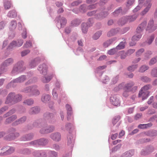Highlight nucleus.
Listing matches in <instances>:
<instances>
[{"mask_svg": "<svg viewBox=\"0 0 157 157\" xmlns=\"http://www.w3.org/2000/svg\"><path fill=\"white\" fill-rule=\"evenodd\" d=\"M33 124L36 127H40L41 126V128L40 130V132L42 134L48 133L52 132L54 129V127L53 126L46 127L41 126V124H37L36 123H34Z\"/></svg>", "mask_w": 157, "mask_h": 157, "instance_id": "obj_1", "label": "nucleus"}, {"mask_svg": "<svg viewBox=\"0 0 157 157\" xmlns=\"http://www.w3.org/2000/svg\"><path fill=\"white\" fill-rule=\"evenodd\" d=\"M24 63L21 61L18 62L15 65L12 71L13 73L19 72L22 71L25 69V67H23V64Z\"/></svg>", "mask_w": 157, "mask_h": 157, "instance_id": "obj_2", "label": "nucleus"}, {"mask_svg": "<svg viewBox=\"0 0 157 157\" xmlns=\"http://www.w3.org/2000/svg\"><path fill=\"white\" fill-rule=\"evenodd\" d=\"M48 142L47 140L42 138L37 140H34L30 142V144L34 146H37L39 145H45Z\"/></svg>", "mask_w": 157, "mask_h": 157, "instance_id": "obj_3", "label": "nucleus"}, {"mask_svg": "<svg viewBox=\"0 0 157 157\" xmlns=\"http://www.w3.org/2000/svg\"><path fill=\"white\" fill-rule=\"evenodd\" d=\"M137 17V15L135 14L132 16H129L127 17L122 18L121 20V22H120L119 24L121 25H123L127 21L129 22L133 21L136 19Z\"/></svg>", "mask_w": 157, "mask_h": 157, "instance_id": "obj_4", "label": "nucleus"}, {"mask_svg": "<svg viewBox=\"0 0 157 157\" xmlns=\"http://www.w3.org/2000/svg\"><path fill=\"white\" fill-rule=\"evenodd\" d=\"M134 83L132 82H131L127 83L125 86V88L127 91L135 92L137 89L136 86H133Z\"/></svg>", "mask_w": 157, "mask_h": 157, "instance_id": "obj_5", "label": "nucleus"}, {"mask_svg": "<svg viewBox=\"0 0 157 157\" xmlns=\"http://www.w3.org/2000/svg\"><path fill=\"white\" fill-rule=\"evenodd\" d=\"M13 59L11 58H9L3 62L0 68V71H3L5 69V67H6L12 64L13 63Z\"/></svg>", "mask_w": 157, "mask_h": 157, "instance_id": "obj_6", "label": "nucleus"}, {"mask_svg": "<svg viewBox=\"0 0 157 157\" xmlns=\"http://www.w3.org/2000/svg\"><path fill=\"white\" fill-rule=\"evenodd\" d=\"M153 20H151L149 21L146 30L148 31L149 32H151L155 30L157 28V26L154 25Z\"/></svg>", "mask_w": 157, "mask_h": 157, "instance_id": "obj_7", "label": "nucleus"}, {"mask_svg": "<svg viewBox=\"0 0 157 157\" xmlns=\"http://www.w3.org/2000/svg\"><path fill=\"white\" fill-rule=\"evenodd\" d=\"M33 155L35 157H46L47 156L45 152L43 151H35Z\"/></svg>", "mask_w": 157, "mask_h": 157, "instance_id": "obj_8", "label": "nucleus"}, {"mask_svg": "<svg viewBox=\"0 0 157 157\" xmlns=\"http://www.w3.org/2000/svg\"><path fill=\"white\" fill-rule=\"evenodd\" d=\"M3 151H5L3 154L4 155H8L13 153L14 151V149L13 147H10L8 146L4 147L2 149Z\"/></svg>", "mask_w": 157, "mask_h": 157, "instance_id": "obj_9", "label": "nucleus"}, {"mask_svg": "<svg viewBox=\"0 0 157 157\" xmlns=\"http://www.w3.org/2000/svg\"><path fill=\"white\" fill-rule=\"evenodd\" d=\"M11 130L13 132L11 133L9 135L7 139L8 140H11L14 139L15 137H17L19 136V134L17 132H14L15 129L12 128Z\"/></svg>", "mask_w": 157, "mask_h": 157, "instance_id": "obj_10", "label": "nucleus"}, {"mask_svg": "<svg viewBox=\"0 0 157 157\" xmlns=\"http://www.w3.org/2000/svg\"><path fill=\"white\" fill-rule=\"evenodd\" d=\"M110 101L111 103L115 106L120 105V102L119 99L116 96L111 97Z\"/></svg>", "mask_w": 157, "mask_h": 157, "instance_id": "obj_11", "label": "nucleus"}, {"mask_svg": "<svg viewBox=\"0 0 157 157\" xmlns=\"http://www.w3.org/2000/svg\"><path fill=\"white\" fill-rule=\"evenodd\" d=\"M38 70L40 71H42V73L44 75H45L47 71V67L45 64H43L42 65L40 66L38 68Z\"/></svg>", "mask_w": 157, "mask_h": 157, "instance_id": "obj_12", "label": "nucleus"}, {"mask_svg": "<svg viewBox=\"0 0 157 157\" xmlns=\"http://www.w3.org/2000/svg\"><path fill=\"white\" fill-rule=\"evenodd\" d=\"M15 97V94L13 93H11L8 95L6 101L5 102L6 104H9L12 101L14 102V99Z\"/></svg>", "mask_w": 157, "mask_h": 157, "instance_id": "obj_13", "label": "nucleus"}, {"mask_svg": "<svg viewBox=\"0 0 157 157\" xmlns=\"http://www.w3.org/2000/svg\"><path fill=\"white\" fill-rule=\"evenodd\" d=\"M51 137L53 140L59 141L61 139V135L58 132L52 133L51 135Z\"/></svg>", "mask_w": 157, "mask_h": 157, "instance_id": "obj_14", "label": "nucleus"}, {"mask_svg": "<svg viewBox=\"0 0 157 157\" xmlns=\"http://www.w3.org/2000/svg\"><path fill=\"white\" fill-rule=\"evenodd\" d=\"M18 42H20V44H17L16 41H13L10 44L9 47L10 48H12L14 47H20L23 44V41L22 40H18Z\"/></svg>", "mask_w": 157, "mask_h": 157, "instance_id": "obj_15", "label": "nucleus"}, {"mask_svg": "<svg viewBox=\"0 0 157 157\" xmlns=\"http://www.w3.org/2000/svg\"><path fill=\"white\" fill-rule=\"evenodd\" d=\"M149 92L140 90L139 94V97H141L143 100L146 99L148 96Z\"/></svg>", "mask_w": 157, "mask_h": 157, "instance_id": "obj_16", "label": "nucleus"}, {"mask_svg": "<svg viewBox=\"0 0 157 157\" xmlns=\"http://www.w3.org/2000/svg\"><path fill=\"white\" fill-rule=\"evenodd\" d=\"M147 24V22L144 21L139 26L137 27L136 29V32H141L145 28Z\"/></svg>", "mask_w": 157, "mask_h": 157, "instance_id": "obj_17", "label": "nucleus"}, {"mask_svg": "<svg viewBox=\"0 0 157 157\" xmlns=\"http://www.w3.org/2000/svg\"><path fill=\"white\" fill-rule=\"evenodd\" d=\"M151 0H146V1L149 2H150ZM144 0H139V4L133 10V12H136L140 10L142 7L141 4L144 2Z\"/></svg>", "mask_w": 157, "mask_h": 157, "instance_id": "obj_18", "label": "nucleus"}, {"mask_svg": "<svg viewBox=\"0 0 157 157\" xmlns=\"http://www.w3.org/2000/svg\"><path fill=\"white\" fill-rule=\"evenodd\" d=\"M26 79V77L24 75H22L19 77L17 78L13 81L14 83H19L22 82Z\"/></svg>", "mask_w": 157, "mask_h": 157, "instance_id": "obj_19", "label": "nucleus"}, {"mask_svg": "<svg viewBox=\"0 0 157 157\" xmlns=\"http://www.w3.org/2000/svg\"><path fill=\"white\" fill-rule=\"evenodd\" d=\"M137 33L134 36H133L132 38V40L133 42L137 41L139 40L142 36L141 32H137Z\"/></svg>", "mask_w": 157, "mask_h": 157, "instance_id": "obj_20", "label": "nucleus"}, {"mask_svg": "<svg viewBox=\"0 0 157 157\" xmlns=\"http://www.w3.org/2000/svg\"><path fill=\"white\" fill-rule=\"evenodd\" d=\"M54 76L53 74L48 76L47 77L44 76L42 78V81L44 83H47L49 82L52 79Z\"/></svg>", "mask_w": 157, "mask_h": 157, "instance_id": "obj_21", "label": "nucleus"}, {"mask_svg": "<svg viewBox=\"0 0 157 157\" xmlns=\"http://www.w3.org/2000/svg\"><path fill=\"white\" fill-rule=\"evenodd\" d=\"M116 40V38H113L110 39L109 40H107L103 44V46L105 48L107 47L110 45L113 41H115Z\"/></svg>", "mask_w": 157, "mask_h": 157, "instance_id": "obj_22", "label": "nucleus"}, {"mask_svg": "<svg viewBox=\"0 0 157 157\" xmlns=\"http://www.w3.org/2000/svg\"><path fill=\"white\" fill-rule=\"evenodd\" d=\"M134 154V151L131 150L123 154L122 157H131Z\"/></svg>", "mask_w": 157, "mask_h": 157, "instance_id": "obj_23", "label": "nucleus"}, {"mask_svg": "<svg viewBox=\"0 0 157 157\" xmlns=\"http://www.w3.org/2000/svg\"><path fill=\"white\" fill-rule=\"evenodd\" d=\"M40 110V109L37 107H33L31 108L29 110V113L30 114H34L38 113Z\"/></svg>", "mask_w": 157, "mask_h": 157, "instance_id": "obj_24", "label": "nucleus"}, {"mask_svg": "<svg viewBox=\"0 0 157 157\" xmlns=\"http://www.w3.org/2000/svg\"><path fill=\"white\" fill-rule=\"evenodd\" d=\"M66 107L67 110V118L68 120H69V117L71 116L72 113V108L71 106L68 104L66 105Z\"/></svg>", "mask_w": 157, "mask_h": 157, "instance_id": "obj_25", "label": "nucleus"}, {"mask_svg": "<svg viewBox=\"0 0 157 157\" xmlns=\"http://www.w3.org/2000/svg\"><path fill=\"white\" fill-rule=\"evenodd\" d=\"M33 137V136L32 134H28L22 137L21 140L23 141L29 140H31Z\"/></svg>", "mask_w": 157, "mask_h": 157, "instance_id": "obj_26", "label": "nucleus"}, {"mask_svg": "<svg viewBox=\"0 0 157 157\" xmlns=\"http://www.w3.org/2000/svg\"><path fill=\"white\" fill-rule=\"evenodd\" d=\"M118 30L117 29H111L107 33V36L109 37H111L116 34Z\"/></svg>", "mask_w": 157, "mask_h": 157, "instance_id": "obj_27", "label": "nucleus"}, {"mask_svg": "<svg viewBox=\"0 0 157 157\" xmlns=\"http://www.w3.org/2000/svg\"><path fill=\"white\" fill-rule=\"evenodd\" d=\"M26 120L25 117H23L14 123L15 125L21 124L24 122Z\"/></svg>", "mask_w": 157, "mask_h": 157, "instance_id": "obj_28", "label": "nucleus"}, {"mask_svg": "<svg viewBox=\"0 0 157 157\" xmlns=\"http://www.w3.org/2000/svg\"><path fill=\"white\" fill-rule=\"evenodd\" d=\"M147 3H148V5L147 7H146L144 10L141 13V15H144L146 14L149 10L151 6V4L149 3L150 2H148L147 1Z\"/></svg>", "mask_w": 157, "mask_h": 157, "instance_id": "obj_29", "label": "nucleus"}, {"mask_svg": "<svg viewBox=\"0 0 157 157\" xmlns=\"http://www.w3.org/2000/svg\"><path fill=\"white\" fill-rule=\"evenodd\" d=\"M8 16L11 17H15L17 16V14L16 11L13 10L10 11L8 14Z\"/></svg>", "mask_w": 157, "mask_h": 157, "instance_id": "obj_30", "label": "nucleus"}, {"mask_svg": "<svg viewBox=\"0 0 157 157\" xmlns=\"http://www.w3.org/2000/svg\"><path fill=\"white\" fill-rule=\"evenodd\" d=\"M32 94L34 95H37L39 94L40 92L36 89L35 87L32 88V90L31 92Z\"/></svg>", "mask_w": 157, "mask_h": 157, "instance_id": "obj_31", "label": "nucleus"}, {"mask_svg": "<svg viewBox=\"0 0 157 157\" xmlns=\"http://www.w3.org/2000/svg\"><path fill=\"white\" fill-rule=\"evenodd\" d=\"M50 99V97L49 95L47 94L43 96L41 98L42 101L46 102L49 101Z\"/></svg>", "mask_w": 157, "mask_h": 157, "instance_id": "obj_32", "label": "nucleus"}, {"mask_svg": "<svg viewBox=\"0 0 157 157\" xmlns=\"http://www.w3.org/2000/svg\"><path fill=\"white\" fill-rule=\"evenodd\" d=\"M88 25L86 23H84L82 25V29L83 33H86L87 32Z\"/></svg>", "mask_w": 157, "mask_h": 157, "instance_id": "obj_33", "label": "nucleus"}, {"mask_svg": "<svg viewBox=\"0 0 157 157\" xmlns=\"http://www.w3.org/2000/svg\"><path fill=\"white\" fill-rule=\"evenodd\" d=\"M125 42H121L116 47V48L117 50H121L124 48L125 46Z\"/></svg>", "mask_w": 157, "mask_h": 157, "instance_id": "obj_34", "label": "nucleus"}, {"mask_svg": "<svg viewBox=\"0 0 157 157\" xmlns=\"http://www.w3.org/2000/svg\"><path fill=\"white\" fill-rule=\"evenodd\" d=\"M22 99V96L19 94L15 95V97L14 99V102H17L21 100Z\"/></svg>", "mask_w": 157, "mask_h": 157, "instance_id": "obj_35", "label": "nucleus"}, {"mask_svg": "<svg viewBox=\"0 0 157 157\" xmlns=\"http://www.w3.org/2000/svg\"><path fill=\"white\" fill-rule=\"evenodd\" d=\"M17 26V23L16 21H12L11 22L10 25V29L11 30L15 29Z\"/></svg>", "mask_w": 157, "mask_h": 157, "instance_id": "obj_36", "label": "nucleus"}, {"mask_svg": "<svg viewBox=\"0 0 157 157\" xmlns=\"http://www.w3.org/2000/svg\"><path fill=\"white\" fill-rule=\"evenodd\" d=\"M102 34V32L101 31L96 32L93 36V38L94 40L98 39Z\"/></svg>", "mask_w": 157, "mask_h": 157, "instance_id": "obj_37", "label": "nucleus"}, {"mask_svg": "<svg viewBox=\"0 0 157 157\" xmlns=\"http://www.w3.org/2000/svg\"><path fill=\"white\" fill-rule=\"evenodd\" d=\"M34 103V101L31 99H29L25 100L23 102L24 104H27L28 105H31Z\"/></svg>", "mask_w": 157, "mask_h": 157, "instance_id": "obj_38", "label": "nucleus"}, {"mask_svg": "<svg viewBox=\"0 0 157 157\" xmlns=\"http://www.w3.org/2000/svg\"><path fill=\"white\" fill-rule=\"evenodd\" d=\"M148 68L149 67L147 66L143 65L140 67L139 71L141 72H143L147 70Z\"/></svg>", "mask_w": 157, "mask_h": 157, "instance_id": "obj_39", "label": "nucleus"}, {"mask_svg": "<svg viewBox=\"0 0 157 157\" xmlns=\"http://www.w3.org/2000/svg\"><path fill=\"white\" fill-rule=\"evenodd\" d=\"M67 144L69 145L72 143L73 142V137L71 135H68L67 137Z\"/></svg>", "mask_w": 157, "mask_h": 157, "instance_id": "obj_40", "label": "nucleus"}, {"mask_svg": "<svg viewBox=\"0 0 157 157\" xmlns=\"http://www.w3.org/2000/svg\"><path fill=\"white\" fill-rule=\"evenodd\" d=\"M13 117L14 119H15V118H17V117L16 115H12L11 117L6 119V121L5 123L6 124H7L9 123H11L12 122L11 120V118Z\"/></svg>", "mask_w": 157, "mask_h": 157, "instance_id": "obj_41", "label": "nucleus"}, {"mask_svg": "<svg viewBox=\"0 0 157 157\" xmlns=\"http://www.w3.org/2000/svg\"><path fill=\"white\" fill-rule=\"evenodd\" d=\"M151 87V86L149 85H146L144 86L143 87H142L141 90L142 91H145V92H148L147 90L149 89V88Z\"/></svg>", "mask_w": 157, "mask_h": 157, "instance_id": "obj_42", "label": "nucleus"}, {"mask_svg": "<svg viewBox=\"0 0 157 157\" xmlns=\"http://www.w3.org/2000/svg\"><path fill=\"white\" fill-rule=\"evenodd\" d=\"M120 119V116H118L115 117L113 120V125H115L119 121Z\"/></svg>", "mask_w": 157, "mask_h": 157, "instance_id": "obj_43", "label": "nucleus"}, {"mask_svg": "<svg viewBox=\"0 0 157 157\" xmlns=\"http://www.w3.org/2000/svg\"><path fill=\"white\" fill-rule=\"evenodd\" d=\"M119 54L120 55L121 58V59H125L126 57V56H127V53H125L124 51L120 52Z\"/></svg>", "mask_w": 157, "mask_h": 157, "instance_id": "obj_44", "label": "nucleus"}, {"mask_svg": "<svg viewBox=\"0 0 157 157\" xmlns=\"http://www.w3.org/2000/svg\"><path fill=\"white\" fill-rule=\"evenodd\" d=\"M151 75L154 77H157V69L155 68H153L151 72Z\"/></svg>", "mask_w": 157, "mask_h": 157, "instance_id": "obj_45", "label": "nucleus"}, {"mask_svg": "<svg viewBox=\"0 0 157 157\" xmlns=\"http://www.w3.org/2000/svg\"><path fill=\"white\" fill-rule=\"evenodd\" d=\"M4 7L5 9L7 10L10 9L11 6V4L10 2H5L4 4Z\"/></svg>", "mask_w": 157, "mask_h": 157, "instance_id": "obj_46", "label": "nucleus"}, {"mask_svg": "<svg viewBox=\"0 0 157 157\" xmlns=\"http://www.w3.org/2000/svg\"><path fill=\"white\" fill-rule=\"evenodd\" d=\"M137 67V66L136 65H133L129 67L128 68V69L129 71H133Z\"/></svg>", "mask_w": 157, "mask_h": 157, "instance_id": "obj_47", "label": "nucleus"}, {"mask_svg": "<svg viewBox=\"0 0 157 157\" xmlns=\"http://www.w3.org/2000/svg\"><path fill=\"white\" fill-rule=\"evenodd\" d=\"M116 48H113L110 49L108 52V54L111 55L114 54L117 52Z\"/></svg>", "mask_w": 157, "mask_h": 157, "instance_id": "obj_48", "label": "nucleus"}, {"mask_svg": "<svg viewBox=\"0 0 157 157\" xmlns=\"http://www.w3.org/2000/svg\"><path fill=\"white\" fill-rule=\"evenodd\" d=\"M15 112V110L14 109H12L9 112L7 113L4 115V117H6L10 115L13 113Z\"/></svg>", "mask_w": 157, "mask_h": 157, "instance_id": "obj_49", "label": "nucleus"}, {"mask_svg": "<svg viewBox=\"0 0 157 157\" xmlns=\"http://www.w3.org/2000/svg\"><path fill=\"white\" fill-rule=\"evenodd\" d=\"M157 61V57L152 58L149 62V65H152L155 64Z\"/></svg>", "mask_w": 157, "mask_h": 157, "instance_id": "obj_50", "label": "nucleus"}, {"mask_svg": "<svg viewBox=\"0 0 157 157\" xmlns=\"http://www.w3.org/2000/svg\"><path fill=\"white\" fill-rule=\"evenodd\" d=\"M80 10L82 13H84L86 11L85 5H82L81 6Z\"/></svg>", "mask_w": 157, "mask_h": 157, "instance_id": "obj_51", "label": "nucleus"}, {"mask_svg": "<svg viewBox=\"0 0 157 157\" xmlns=\"http://www.w3.org/2000/svg\"><path fill=\"white\" fill-rule=\"evenodd\" d=\"M108 14V13L107 12H102L101 13V16L99 15V17H98V18H101L105 17Z\"/></svg>", "mask_w": 157, "mask_h": 157, "instance_id": "obj_52", "label": "nucleus"}, {"mask_svg": "<svg viewBox=\"0 0 157 157\" xmlns=\"http://www.w3.org/2000/svg\"><path fill=\"white\" fill-rule=\"evenodd\" d=\"M144 49L143 48H141L139 49L136 53V56H140L142 53L144 52Z\"/></svg>", "mask_w": 157, "mask_h": 157, "instance_id": "obj_53", "label": "nucleus"}, {"mask_svg": "<svg viewBox=\"0 0 157 157\" xmlns=\"http://www.w3.org/2000/svg\"><path fill=\"white\" fill-rule=\"evenodd\" d=\"M29 52L30 51L28 49L24 51L21 52V56H24L29 53Z\"/></svg>", "mask_w": 157, "mask_h": 157, "instance_id": "obj_54", "label": "nucleus"}, {"mask_svg": "<svg viewBox=\"0 0 157 157\" xmlns=\"http://www.w3.org/2000/svg\"><path fill=\"white\" fill-rule=\"evenodd\" d=\"M32 90V88L31 87H28L26 88L24 90L25 93L31 92Z\"/></svg>", "mask_w": 157, "mask_h": 157, "instance_id": "obj_55", "label": "nucleus"}, {"mask_svg": "<svg viewBox=\"0 0 157 157\" xmlns=\"http://www.w3.org/2000/svg\"><path fill=\"white\" fill-rule=\"evenodd\" d=\"M122 10L121 8H119L118 9L116 10L113 13V14L114 16H116L119 13L121 12Z\"/></svg>", "mask_w": 157, "mask_h": 157, "instance_id": "obj_56", "label": "nucleus"}, {"mask_svg": "<svg viewBox=\"0 0 157 157\" xmlns=\"http://www.w3.org/2000/svg\"><path fill=\"white\" fill-rule=\"evenodd\" d=\"M135 0H128L127 2L126 6L127 7H129L132 5L134 2Z\"/></svg>", "mask_w": 157, "mask_h": 157, "instance_id": "obj_57", "label": "nucleus"}, {"mask_svg": "<svg viewBox=\"0 0 157 157\" xmlns=\"http://www.w3.org/2000/svg\"><path fill=\"white\" fill-rule=\"evenodd\" d=\"M141 80L144 82H148L150 81V78L147 77H144L141 78Z\"/></svg>", "mask_w": 157, "mask_h": 157, "instance_id": "obj_58", "label": "nucleus"}, {"mask_svg": "<svg viewBox=\"0 0 157 157\" xmlns=\"http://www.w3.org/2000/svg\"><path fill=\"white\" fill-rule=\"evenodd\" d=\"M32 46V43L31 42L29 41H27L25 44H24V46L26 48H29Z\"/></svg>", "mask_w": 157, "mask_h": 157, "instance_id": "obj_59", "label": "nucleus"}, {"mask_svg": "<svg viewBox=\"0 0 157 157\" xmlns=\"http://www.w3.org/2000/svg\"><path fill=\"white\" fill-rule=\"evenodd\" d=\"M66 22L67 21L66 19L64 17L62 18L60 21V23L61 25L65 24Z\"/></svg>", "mask_w": 157, "mask_h": 157, "instance_id": "obj_60", "label": "nucleus"}, {"mask_svg": "<svg viewBox=\"0 0 157 157\" xmlns=\"http://www.w3.org/2000/svg\"><path fill=\"white\" fill-rule=\"evenodd\" d=\"M57 154L55 151H51L50 153V157H57Z\"/></svg>", "mask_w": 157, "mask_h": 157, "instance_id": "obj_61", "label": "nucleus"}, {"mask_svg": "<svg viewBox=\"0 0 157 157\" xmlns=\"http://www.w3.org/2000/svg\"><path fill=\"white\" fill-rule=\"evenodd\" d=\"M135 51V50L134 49H130L128 50L127 52L126 53L127 55H130L133 53H134Z\"/></svg>", "mask_w": 157, "mask_h": 157, "instance_id": "obj_62", "label": "nucleus"}, {"mask_svg": "<svg viewBox=\"0 0 157 157\" xmlns=\"http://www.w3.org/2000/svg\"><path fill=\"white\" fill-rule=\"evenodd\" d=\"M154 36H150L147 41V43L149 44H150L151 43L154 39Z\"/></svg>", "mask_w": 157, "mask_h": 157, "instance_id": "obj_63", "label": "nucleus"}, {"mask_svg": "<svg viewBox=\"0 0 157 157\" xmlns=\"http://www.w3.org/2000/svg\"><path fill=\"white\" fill-rule=\"evenodd\" d=\"M52 95L54 98H56L57 97V94L56 93V90L54 89L52 91Z\"/></svg>", "mask_w": 157, "mask_h": 157, "instance_id": "obj_64", "label": "nucleus"}]
</instances>
